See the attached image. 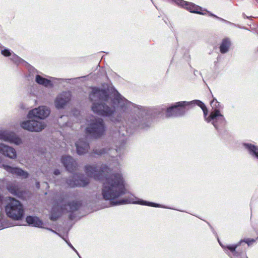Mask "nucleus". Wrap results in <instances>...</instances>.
<instances>
[{
	"instance_id": "obj_1",
	"label": "nucleus",
	"mask_w": 258,
	"mask_h": 258,
	"mask_svg": "<svg viewBox=\"0 0 258 258\" xmlns=\"http://www.w3.org/2000/svg\"><path fill=\"white\" fill-rule=\"evenodd\" d=\"M110 168L106 164L101 166L87 165L85 172L87 176L96 180L102 181L101 194L103 199L109 201L111 205L116 206L128 204H139L154 207L168 208L160 204L144 201L130 195L123 199L120 198L125 194L126 182L121 172L107 174L110 172Z\"/></svg>"
},
{
	"instance_id": "obj_2",
	"label": "nucleus",
	"mask_w": 258,
	"mask_h": 258,
	"mask_svg": "<svg viewBox=\"0 0 258 258\" xmlns=\"http://www.w3.org/2000/svg\"><path fill=\"white\" fill-rule=\"evenodd\" d=\"M111 97L113 98L112 99H110L112 107L107 104L109 103L110 99L104 89L92 88L89 95V98L93 102L91 107L92 111L98 115L109 117L111 121L116 124L121 120V116L119 115L118 112L125 111L131 107L132 103L116 90Z\"/></svg>"
},
{
	"instance_id": "obj_3",
	"label": "nucleus",
	"mask_w": 258,
	"mask_h": 258,
	"mask_svg": "<svg viewBox=\"0 0 258 258\" xmlns=\"http://www.w3.org/2000/svg\"><path fill=\"white\" fill-rule=\"evenodd\" d=\"M106 129L105 124L102 118L94 117L89 121L86 128V133L93 138L98 139L104 135Z\"/></svg>"
},
{
	"instance_id": "obj_4",
	"label": "nucleus",
	"mask_w": 258,
	"mask_h": 258,
	"mask_svg": "<svg viewBox=\"0 0 258 258\" xmlns=\"http://www.w3.org/2000/svg\"><path fill=\"white\" fill-rule=\"evenodd\" d=\"M7 202L5 210L7 216L15 220L21 219L24 216V209L21 203L11 197L7 199Z\"/></svg>"
},
{
	"instance_id": "obj_5",
	"label": "nucleus",
	"mask_w": 258,
	"mask_h": 258,
	"mask_svg": "<svg viewBox=\"0 0 258 258\" xmlns=\"http://www.w3.org/2000/svg\"><path fill=\"white\" fill-rule=\"evenodd\" d=\"M191 101H179L173 104L166 109V116L179 117L183 116L186 112V108L191 106Z\"/></svg>"
},
{
	"instance_id": "obj_6",
	"label": "nucleus",
	"mask_w": 258,
	"mask_h": 258,
	"mask_svg": "<svg viewBox=\"0 0 258 258\" xmlns=\"http://www.w3.org/2000/svg\"><path fill=\"white\" fill-rule=\"evenodd\" d=\"M210 105L212 107L210 118L216 119L220 125H223L226 121L224 115L221 112L223 109V105L215 98H213L211 101Z\"/></svg>"
},
{
	"instance_id": "obj_7",
	"label": "nucleus",
	"mask_w": 258,
	"mask_h": 258,
	"mask_svg": "<svg viewBox=\"0 0 258 258\" xmlns=\"http://www.w3.org/2000/svg\"><path fill=\"white\" fill-rule=\"evenodd\" d=\"M20 126L30 132H40L45 128L46 124L44 121L29 119L22 121Z\"/></svg>"
},
{
	"instance_id": "obj_8",
	"label": "nucleus",
	"mask_w": 258,
	"mask_h": 258,
	"mask_svg": "<svg viewBox=\"0 0 258 258\" xmlns=\"http://www.w3.org/2000/svg\"><path fill=\"white\" fill-rule=\"evenodd\" d=\"M123 152V147L117 148L115 149H102L100 150H96L94 152L95 154L102 155L106 154V156H108L111 159V161H116V164L118 165L119 162L118 161L117 157H119ZM110 160V159H109Z\"/></svg>"
},
{
	"instance_id": "obj_9",
	"label": "nucleus",
	"mask_w": 258,
	"mask_h": 258,
	"mask_svg": "<svg viewBox=\"0 0 258 258\" xmlns=\"http://www.w3.org/2000/svg\"><path fill=\"white\" fill-rule=\"evenodd\" d=\"M50 110L48 107L45 106H41L30 110L27 114V118L31 119L38 118L44 119L49 115Z\"/></svg>"
},
{
	"instance_id": "obj_10",
	"label": "nucleus",
	"mask_w": 258,
	"mask_h": 258,
	"mask_svg": "<svg viewBox=\"0 0 258 258\" xmlns=\"http://www.w3.org/2000/svg\"><path fill=\"white\" fill-rule=\"evenodd\" d=\"M191 106L192 105H197L200 106L202 109L204 113V117L205 121L207 122L211 123L216 129H218L219 127L220 124L216 119L210 118L211 116V111L210 114L208 115V110L206 106L202 101L199 100H194L191 101Z\"/></svg>"
},
{
	"instance_id": "obj_11",
	"label": "nucleus",
	"mask_w": 258,
	"mask_h": 258,
	"mask_svg": "<svg viewBox=\"0 0 258 258\" xmlns=\"http://www.w3.org/2000/svg\"><path fill=\"white\" fill-rule=\"evenodd\" d=\"M0 140L16 145L22 143V140L14 132L6 130H0Z\"/></svg>"
},
{
	"instance_id": "obj_12",
	"label": "nucleus",
	"mask_w": 258,
	"mask_h": 258,
	"mask_svg": "<svg viewBox=\"0 0 258 258\" xmlns=\"http://www.w3.org/2000/svg\"><path fill=\"white\" fill-rule=\"evenodd\" d=\"M71 94L69 91L62 92L59 94L54 100V105L56 108H63L71 99Z\"/></svg>"
},
{
	"instance_id": "obj_13",
	"label": "nucleus",
	"mask_w": 258,
	"mask_h": 258,
	"mask_svg": "<svg viewBox=\"0 0 258 258\" xmlns=\"http://www.w3.org/2000/svg\"><path fill=\"white\" fill-rule=\"evenodd\" d=\"M67 202V199L65 198L57 202V206L60 207V210L62 212L66 211L73 212L77 210L80 206V203L78 202H73L72 203L66 204Z\"/></svg>"
},
{
	"instance_id": "obj_14",
	"label": "nucleus",
	"mask_w": 258,
	"mask_h": 258,
	"mask_svg": "<svg viewBox=\"0 0 258 258\" xmlns=\"http://www.w3.org/2000/svg\"><path fill=\"white\" fill-rule=\"evenodd\" d=\"M218 241L221 246L223 248V249L226 253H227V250H229L230 252H231L233 253V255H236L237 252L236 251V249L237 247H238L241 244L242 242H244L246 243H247L248 245H250L255 241V240L253 239L247 238L244 239L243 240H241L240 241H239L237 243L235 244H229L226 245L222 244L220 242L219 240H218Z\"/></svg>"
},
{
	"instance_id": "obj_15",
	"label": "nucleus",
	"mask_w": 258,
	"mask_h": 258,
	"mask_svg": "<svg viewBox=\"0 0 258 258\" xmlns=\"http://www.w3.org/2000/svg\"><path fill=\"white\" fill-rule=\"evenodd\" d=\"M1 54L5 57H10V59L16 64H29L10 49L6 48L2 49L1 50Z\"/></svg>"
},
{
	"instance_id": "obj_16",
	"label": "nucleus",
	"mask_w": 258,
	"mask_h": 258,
	"mask_svg": "<svg viewBox=\"0 0 258 258\" xmlns=\"http://www.w3.org/2000/svg\"><path fill=\"white\" fill-rule=\"evenodd\" d=\"M89 180L87 178L83 179L78 175H74L71 179L67 180V183L68 186L74 187H84L89 183Z\"/></svg>"
},
{
	"instance_id": "obj_17",
	"label": "nucleus",
	"mask_w": 258,
	"mask_h": 258,
	"mask_svg": "<svg viewBox=\"0 0 258 258\" xmlns=\"http://www.w3.org/2000/svg\"><path fill=\"white\" fill-rule=\"evenodd\" d=\"M0 154L12 159H15L17 157L16 151L14 148L2 143H0Z\"/></svg>"
},
{
	"instance_id": "obj_18",
	"label": "nucleus",
	"mask_w": 258,
	"mask_h": 258,
	"mask_svg": "<svg viewBox=\"0 0 258 258\" xmlns=\"http://www.w3.org/2000/svg\"><path fill=\"white\" fill-rule=\"evenodd\" d=\"M4 168L8 172L11 173L14 175H16L22 178H27L28 177V173L18 167H12L8 165H3Z\"/></svg>"
},
{
	"instance_id": "obj_19",
	"label": "nucleus",
	"mask_w": 258,
	"mask_h": 258,
	"mask_svg": "<svg viewBox=\"0 0 258 258\" xmlns=\"http://www.w3.org/2000/svg\"><path fill=\"white\" fill-rule=\"evenodd\" d=\"M185 9L192 13L198 14L202 15H205L207 13L205 9L201 7L198 6L192 3L187 2Z\"/></svg>"
},
{
	"instance_id": "obj_20",
	"label": "nucleus",
	"mask_w": 258,
	"mask_h": 258,
	"mask_svg": "<svg viewBox=\"0 0 258 258\" xmlns=\"http://www.w3.org/2000/svg\"><path fill=\"white\" fill-rule=\"evenodd\" d=\"M77 152L79 155L87 153L89 149V144L84 139H79L76 143Z\"/></svg>"
},
{
	"instance_id": "obj_21",
	"label": "nucleus",
	"mask_w": 258,
	"mask_h": 258,
	"mask_svg": "<svg viewBox=\"0 0 258 258\" xmlns=\"http://www.w3.org/2000/svg\"><path fill=\"white\" fill-rule=\"evenodd\" d=\"M61 162L66 168L70 172H72L76 166V161L69 156H63Z\"/></svg>"
},
{
	"instance_id": "obj_22",
	"label": "nucleus",
	"mask_w": 258,
	"mask_h": 258,
	"mask_svg": "<svg viewBox=\"0 0 258 258\" xmlns=\"http://www.w3.org/2000/svg\"><path fill=\"white\" fill-rule=\"evenodd\" d=\"M243 146L252 157L258 159V146L249 143H244Z\"/></svg>"
},
{
	"instance_id": "obj_23",
	"label": "nucleus",
	"mask_w": 258,
	"mask_h": 258,
	"mask_svg": "<svg viewBox=\"0 0 258 258\" xmlns=\"http://www.w3.org/2000/svg\"><path fill=\"white\" fill-rule=\"evenodd\" d=\"M26 220L27 223L30 225L39 228H44L43 226V223L37 217L31 216H27Z\"/></svg>"
},
{
	"instance_id": "obj_24",
	"label": "nucleus",
	"mask_w": 258,
	"mask_h": 258,
	"mask_svg": "<svg viewBox=\"0 0 258 258\" xmlns=\"http://www.w3.org/2000/svg\"><path fill=\"white\" fill-rule=\"evenodd\" d=\"M231 41L228 38H225L222 40L219 46L220 51L221 53H227L231 46Z\"/></svg>"
},
{
	"instance_id": "obj_25",
	"label": "nucleus",
	"mask_w": 258,
	"mask_h": 258,
	"mask_svg": "<svg viewBox=\"0 0 258 258\" xmlns=\"http://www.w3.org/2000/svg\"><path fill=\"white\" fill-rule=\"evenodd\" d=\"M35 81L38 84L46 87L52 86V84L50 80L44 78L38 75L36 76Z\"/></svg>"
},
{
	"instance_id": "obj_26",
	"label": "nucleus",
	"mask_w": 258,
	"mask_h": 258,
	"mask_svg": "<svg viewBox=\"0 0 258 258\" xmlns=\"http://www.w3.org/2000/svg\"><path fill=\"white\" fill-rule=\"evenodd\" d=\"M11 224L8 222L7 218L3 214L0 216V230L11 226Z\"/></svg>"
},
{
	"instance_id": "obj_27",
	"label": "nucleus",
	"mask_w": 258,
	"mask_h": 258,
	"mask_svg": "<svg viewBox=\"0 0 258 258\" xmlns=\"http://www.w3.org/2000/svg\"><path fill=\"white\" fill-rule=\"evenodd\" d=\"M206 11V12L207 13V14H208V15L211 16V17H212L213 18H215L217 19H218V20L221 21V22H225V23L227 24H229V25H232V26H236V27H238V28H242V27H241L240 26H238V25H236L234 23H231L229 21H228L222 18H220L216 15H215V14L212 13L210 11H208V10H205Z\"/></svg>"
},
{
	"instance_id": "obj_28",
	"label": "nucleus",
	"mask_w": 258,
	"mask_h": 258,
	"mask_svg": "<svg viewBox=\"0 0 258 258\" xmlns=\"http://www.w3.org/2000/svg\"><path fill=\"white\" fill-rule=\"evenodd\" d=\"M143 121V119L140 118L137 119V118L132 117L128 120V123L131 124V125H133L134 126H138L143 127L144 126L142 124Z\"/></svg>"
},
{
	"instance_id": "obj_29",
	"label": "nucleus",
	"mask_w": 258,
	"mask_h": 258,
	"mask_svg": "<svg viewBox=\"0 0 258 258\" xmlns=\"http://www.w3.org/2000/svg\"><path fill=\"white\" fill-rule=\"evenodd\" d=\"M8 190L13 195L17 196L19 194L18 186L14 183H11L7 186Z\"/></svg>"
},
{
	"instance_id": "obj_30",
	"label": "nucleus",
	"mask_w": 258,
	"mask_h": 258,
	"mask_svg": "<svg viewBox=\"0 0 258 258\" xmlns=\"http://www.w3.org/2000/svg\"><path fill=\"white\" fill-rule=\"evenodd\" d=\"M169 2L175 4L178 7L185 9L187 2L184 0H167Z\"/></svg>"
},
{
	"instance_id": "obj_31",
	"label": "nucleus",
	"mask_w": 258,
	"mask_h": 258,
	"mask_svg": "<svg viewBox=\"0 0 258 258\" xmlns=\"http://www.w3.org/2000/svg\"><path fill=\"white\" fill-rule=\"evenodd\" d=\"M59 173H60V172H59V171L58 170H57H57H55L54 171V174L55 175H58V174H59Z\"/></svg>"
},
{
	"instance_id": "obj_32",
	"label": "nucleus",
	"mask_w": 258,
	"mask_h": 258,
	"mask_svg": "<svg viewBox=\"0 0 258 258\" xmlns=\"http://www.w3.org/2000/svg\"><path fill=\"white\" fill-rule=\"evenodd\" d=\"M76 253L77 254H78V255L79 256V257L80 258H81L80 255H79V253L78 252V251H77V250L73 247V248H72Z\"/></svg>"
},
{
	"instance_id": "obj_33",
	"label": "nucleus",
	"mask_w": 258,
	"mask_h": 258,
	"mask_svg": "<svg viewBox=\"0 0 258 258\" xmlns=\"http://www.w3.org/2000/svg\"><path fill=\"white\" fill-rule=\"evenodd\" d=\"M66 241L71 248H73V246L70 243L68 242L67 240Z\"/></svg>"
},
{
	"instance_id": "obj_34",
	"label": "nucleus",
	"mask_w": 258,
	"mask_h": 258,
	"mask_svg": "<svg viewBox=\"0 0 258 258\" xmlns=\"http://www.w3.org/2000/svg\"><path fill=\"white\" fill-rule=\"evenodd\" d=\"M242 17H243V18H244V19H245V18H249V17L246 16L244 13H243V14H242Z\"/></svg>"
},
{
	"instance_id": "obj_35",
	"label": "nucleus",
	"mask_w": 258,
	"mask_h": 258,
	"mask_svg": "<svg viewBox=\"0 0 258 258\" xmlns=\"http://www.w3.org/2000/svg\"><path fill=\"white\" fill-rule=\"evenodd\" d=\"M47 230H49V231H51V232H54V233H56V234H57L55 231H54V230H52V229H50V228H47Z\"/></svg>"
},
{
	"instance_id": "obj_36",
	"label": "nucleus",
	"mask_w": 258,
	"mask_h": 258,
	"mask_svg": "<svg viewBox=\"0 0 258 258\" xmlns=\"http://www.w3.org/2000/svg\"><path fill=\"white\" fill-rule=\"evenodd\" d=\"M36 185H37V187H39V182H37V183H36Z\"/></svg>"
},
{
	"instance_id": "obj_37",
	"label": "nucleus",
	"mask_w": 258,
	"mask_h": 258,
	"mask_svg": "<svg viewBox=\"0 0 258 258\" xmlns=\"http://www.w3.org/2000/svg\"><path fill=\"white\" fill-rule=\"evenodd\" d=\"M100 61H98V62H97L98 64H100Z\"/></svg>"
}]
</instances>
